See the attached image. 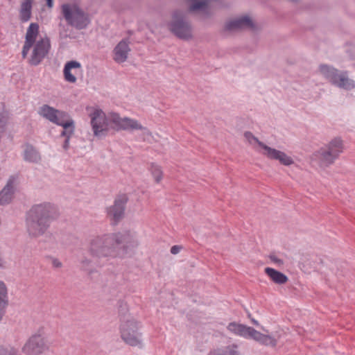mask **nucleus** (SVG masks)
I'll return each mask as SVG.
<instances>
[{"label": "nucleus", "instance_id": "1", "mask_svg": "<svg viewBox=\"0 0 355 355\" xmlns=\"http://www.w3.org/2000/svg\"><path fill=\"white\" fill-rule=\"evenodd\" d=\"M137 245L130 232H119L92 237L89 241L87 251L93 259L98 261L103 258H116L121 250L126 254L130 248Z\"/></svg>", "mask_w": 355, "mask_h": 355}, {"label": "nucleus", "instance_id": "2", "mask_svg": "<svg viewBox=\"0 0 355 355\" xmlns=\"http://www.w3.org/2000/svg\"><path fill=\"white\" fill-rule=\"evenodd\" d=\"M91 126L94 135L98 138L105 137L121 130H146L137 120L128 117L121 118L116 112L107 116L101 110H95L90 114Z\"/></svg>", "mask_w": 355, "mask_h": 355}, {"label": "nucleus", "instance_id": "3", "mask_svg": "<svg viewBox=\"0 0 355 355\" xmlns=\"http://www.w3.org/2000/svg\"><path fill=\"white\" fill-rule=\"evenodd\" d=\"M58 208L51 202L33 205L27 213L26 228L30 236L38 237L43 235L53 220L58 218Z\"/></svg>", "mask_w": 355, "mask_h": 355}, {"label": "nucleus", "instance_id": "4", "mask_svg": "<svg viewBox=\"0 0 355 355\" xmlns=\"http://www.w3.org/2000/svg\"><path fill=\"white\" fill-rule=\"evenodd\" d=\"M141 327V322L132 317L126 320H122L119 324L121 338L128 345L141 348L142 333L139 331Z\"/></svg>", "mask_w": 355, "mask_h": 355}, {"label": "nucleus", "instance_id": "5", "mask_svg": "<svg viewBox=\"0 0 355 355\" xmlns=\"http://www.w3.org/2000/svg\"><path fill=\"white\" fill-rule=\"evenodd\" d=\"M62 12L67 24L77 30L85 29L91 23L89 15L77 5L63 4Z\"/></svg>", "mask_w": 355, "mask_h": 355}, {"label": "nucleus", "instance_id": "6", "mask_svg": "<svg viewBox=\"0 0 355 355\" xmlns=\"http://www.w3.org/2000/svg\"><path fill=\"white\" fill-rule=\"evenodd\" d=\"M318 69L320 73L331 85L347 90L354 88L355 84L352 80L348 78L347 71H340L326 64H320Z\"/></svg>", "mask_w": 355, "mask_h": 355}, {"label": "nucleus", "instance_id": "7", "mask_svg": "<svg viewBox=\"0 0 355 355\" xmlns=\"http://www.w3.org/2000/svg\"><path fill=\"white\" fill-rule=\"evenodd\" d=\"M170 31L177 37L185 40L192 38L191 27L185 21L180 10H176L172 14V20L168 24Z\"/></svg>", "mask_w": 355, "mask_h": 355}, {"label": "nucleus", "instance_id": "8", "mask_svg": "<svg viewBox=\"0 0 355 355\" xmlns=\"http://www.w3.org/2000/svg\"><path fill=\"white\" fill-rule=\"evenodd\" d=\"M244 136L245 138L250 139H253L255 140L258 145L263 148L265 152L263 153V155H265L267 158L272 160H277L279 163L284 166H291L294 164V161L293 158L288 155H287L284 152L277 150L275 148H272L264 143L259 141V139L255 137L251 132L247 131L244 133Z\"/></svg>", "mask_w": 355, "mask_h": 355}, {"label": "nucleus", "instance_id": "9", "mask_svg": "<svg viewBox=\"0 0 355 355\" xmlns=\"http://www.w3.org/2000/svg\"><path fill=\"white\" fill-rule=\"evenodd\" d=\"M129 198L126 193H119L114 198L112 205L107 207V215L112 225H117L124 218L126 205Z\"/></svg>", "mask_w": 355, "mask_h": 355}, {"label": "nucleus", "instance_id": "10", "mask_svg": "<svg viewBox=\"0 0 355 355\" xmlns=\"http://www.w3.org/2000/svg\"><path fill=\"white\" fill-rule=\"evenodd\" d=\"M48 349L44 338L37 333L28 339L21 350L26 355H40Z\"/></svg>", "mask_w": 355, "mask_h": 355}, {"label": "nucleus", "instance_id": "11", "mask_svg": "<svg viewBox=\"0 0 355 355\" xmlns=\"http://www.w3.org/2000/svg\"><path fill=\"white\" fill-rule=\"evenodd\" d=\"M51 49L50 40L49 37L41 38L34 45L33 50L28 63L32 66L39 65L44 58L49 54Z\"/></svg>", "mask_w": 355, "mask_h": 355}, {"label": "nucleus", "instance_id": "12", "mask_svg": "<svg viewBox=\"0 0 355 355\" xmlns=\"http://www.w3.org/2000/svg\"><path fill=\"white\" fill-rule=\"evenodd\" d=\"M38 114L56 125L62 121L64 118L67 116L65 112L57 110L47 104H44L39 108Z\"/></svg>", "mask_w": 355, "mask_h": 355}, {"label": "nucleus", "instance_id": "13", "mask_svg": "<svg viewBox=\"0 0 355 355\" xmlns=\"http://www.w3.org/2000/svg\"><path fill=\"white\" fill-rule=\"evenodd\" d=\"M255 24L250 17L245 15L233 19L225 24V30L228 31L242 30L245 28L254 29Z\"/></svg>", "mask_w": 355, "mask_h": 355}, {"label": "nucleus", "instance_id": "14", "mask_svg": "<svg viewBox=\"0 0 355 355\" xmlns=\"http://www.w3.org/2000/svg\"><path fill=\"white\" fill-rule=\"evenodd\" d=\"M15 178L13 176L10 177L0 191V205H6L12 202L15 194Z\"/></svg>", "mask_w": 355, "mask_h": 355}, {"label": "nucleus", "instance_id": "15", "mask_svg": "<svg viewBox=\"0 0 355 355\" xmlns=\"http://www.w3.org/2000/svg\"><path fill=\"white\" fill-rule=\"evenodd\" d=\"M321 166H329L333 164L338 157L326 146L320 148L313 153Z\"/></svg>", "mask_w": 355, "mask_h": 355}, {"label": "nucleus", "instance_id": "16", "mask_svg": "<svg viewBox=\"0 0 355 355\" xmlns=\"http://www.w3.org/2000/svg\"><path fill=\"white\" fill-rule=\"evenodd\" d=\"M24 160L33 164H39L42 160V156L38 149L33 144L26 142L24 146Z\"/></svg>", "mask_w": 355, "mask_h": 355}, {"label": "nucleus", "instance_id": "17", "mask_svg": "<svg viewBox=\"0 0 355 355\" xmlns=\"http://www.w3.org/2000/svg\"><path fill=\"white\" fill-rule=\"evenodd\" d=\"M129 43L128 39L122 40L114 49V60L116 62L121 63L127 60L128 53L130 51Z\"/></svg>", "mask_w": 355, "mask_h": 355}, {"label": "nucleus", "instance_id": "18", "mask_svg": "<svg viewBox=\"0 0 355 355\" xmlns=\"http://www.w3.org/2000/svg\"><path fill=\"white\" fill-rule=\"evenodd\" d=\"M227 329L232 334L245 338H250L254 330L253 327H248L245 324H239L236 322H230Z\"/></svg>", "mask_w": 355, "mask_h": 355}, {"label": "nucleus", "instance_id": "19", "mask_svg": "<svg viewBox=\"0 0 355 355\" xmlns=\"http://www.w3.org/2000/svg\"><path fill=\"white\" fill-rule=\"evenodd\" d=\"M8 304V288L6 284L0 280V322L6 313Z\"/></svg>", "mask_w": 355, "mask_h": 355}, {"label": "nucleus", "instance_id": "20", "mask_svg": "<svg viewBox=\"0 0 355 355\" xmlns=\"http://www.w3.org/2000/svg\"><path fill=\"white\" fill-rule=\"evenodd\" d=\"M80 63L76 60H71L67 62L63 69V74L64 80L70 83H75L76 82V77L72 74L71 69H79L80 68Z\"/></svg>", "mask_w": 355, "mask_h": 355}, {"label": "nucleus", "instance_id": "21", "mask_svg": "<svg viewBox=\"0 0 355 355\" xmlns=\"http://www.w3.org/2000/svg\"><path fill=\"white\" fill-rule=\"evenodd\" d=\"M250 338L266 346L270 345L272 347H275L277 343V341L275 338L269 335L263 334L255 329H254Z\"/></svg>", "mask_w": 355, "mask_h": 355}, {"label": "nucleus", "instance_id": "22", "mask_svg": "<svg viewBox=\"0 0 355 355\" xmlns=\"http://www.w3.org/2000/svg\"><path fill=\"white\" fill-rule=\"evenodd\" d=\"M265 273L277 284H284L288 281V278L285 274L272 268H266Z\"/></svg>", "mask_w": 355, "mask_h": 355}, {"label": "nucleus", "instance_id": "23", "mask_svg": "<svg viewBox=\"0 0 355 355\" xmlns=\"http://www.w3.org/2000/svg\"><path fill=\"white\" fill-rule=\"evenodd\" d=\"M33 0H24L19 10V19L23 23L29 21L32 15V4Z\"/></svg>", "mask_w": 355, "mask_h": 355}, {"label": "nucleus", "instance_id": "24", "mask_svg": "<svg viewBox=\"0 0 355 355\" xmlns=\"http://www.w3.org/2000/svg\"><path fill=\"white\" fill-rule=\"evenodd\" d=\"M325 146L338 157L344 150L343 141L340 137L332 139Z\"/></svg>", "mask_w": 355, "mask_h": 355}, {"label": "nucleus", "instance_id": "25", "mask_svg": "<svg viewBox=\"0 0 355 355\" xmlns=\"http://www.w3.org/2000/svg\"><path fill=\"white\" fill-rule=\"evenodd\" d=\"M57 125H60L63 128V130L60 132V137H63L65 139H71L75 130L74 122L72 119L67 121L63 120Z\"/></svg>", "mask_w": 355, "mask_h": 355}, {"label": "nucleus", "instance_id": "26", "mask_svg": "<svg viewBox=\"0 0 355 355\" xmlns=\"http://www.w3.org/2000/svg\"><path fill=\"white\" fill-rule=\"evenodd\" d=\"M129 312V307L124 300H119L118 302V314L120 322L122 320H126L125 318L126 314Z\"/></svg>", "mask_w": 355, "mask_h": 355}, {"label": "nucleus", "instance_id": "27", "mask_svg": "<svg viewBox=\"0 0 355 355\" xmlns=\"http://www.w3.org/2000/svg\"><path fill=\"white\" fill-rule=\"evenodd\" d=\"M39 28L40 26L37 23H31L27 28L25 37L36 40L39 34Z\"/></svg>", "mask_w": 355, "mask_h": 355}, {"label": "nucleus", "instance_id": "28", "mask_svg": "<svg viewBox=\"0 0 355 355\" xmlns=\"http://www.w3.org/2000/svg\"><path fill=\"white\" fill-rule=\"evenodd\" d=\"M150 170L156 183H159L163 177V172L161 167L155 163H151Z\"/></svg>", "mask_w": 355, "mask_h": 355}, {"label": "nucleus", "instance_id": "29", "mask_svg": "<svg viewBox=\"0 0 355 355\" xmlns=\"http://www.w3.org/2000/svg\"><path fill=\"white\" fill-rule=\"evenodd\" d=\"M0 355H19L18 353V350L14 347H10L9 348L6 347L5 346L0 345Z\"/></svg>", "mask_w": 355, "mask_h": 355}, {"label": "nucleus", "instance_id": "30", "mask_svg": "<svg viewBox=\"0 0 355 355\" xmlns=\"http://www.w3.org/2000/svg\"><path fill=\"white\" fill-rule=\"evenodd\" d=\"M36 40L25 37V42L23 46L24 48L30 50V49L36 43Z\"/></svg>", "mask_w": 355, "mask_h": 355}, {"label": "nucleus", "instance_id": "31", "mask_svg": "<svg viewBox=\"0 0 355 355\" xmlns=\"http://www.w3.org/2000/svg\"><path fill=\"white\" fill-rule=\"evenodd\" d=\"M238 345L236 344H232V345H229L227 347V352L230 355H239V352L236 350Z\"/></svg>", "mask_w": 355, "mask_h": 355}, {"label": "nucleus", "instance_id": "32", "mask_svg": "<svg viewBox=\"0 0 355 355\" xmlns=\"http://www.w3.org/2000/svg\"><path fill=\"white\" fill-rule=\"evenodd\" d=\"M269 259H270L271 261L277 263L278 266H282L284 263L283 260L279 259V258H278L275 254H270L269 255Z\"/></svg>", "mask_w": 355, "mask_h": 355}, {"label": "nucleus", "instance_id": "33", "mask_svg": "<svg viewBox=\"0 0 355 355\" xmlns=\"http://www.w3.org/2000/svg\"><path fill=\"white\" fill-rule=\"evenodd\" d=\"M182 248V247L181 245H173L171 247L170 252L173 254H176L179 253Z\"/></svg>", "mask_w": 355, "mask_h": 355}, {"label": "nucleus", "instance_id": "34", "mask_svg": "<svg viewBox=\"0 0 355 355\" xmlns=\"http://www.w3.org/2000/svg\"><path fill=\"white\" fill-rule=\"evenodd\" d=\"M52 264L54 268H60L62 266V263L57 259H53Z\"/></svg>", "mask_w": 355, "mask_h": 355}, {"label": "nucleus", "instance_id": "35", "mask_svg": "<svg viewBox=\"0 0 355 355\" xmlns=\"http://www.w3.org/2000/svg\"><path fill=\"white\" fill-rule=\"evenodd\" d=\"M69 140L70 139H65L62 145L63 148L67 150L69 148Z\"/></svg>", "mask_w": 355, "mask_h": 355}, {"label": "nucleus", "instance_id": "36", "mask_svg": "<svg viewBox=\"0 0 355 355\" xmlns=\"http://www.w3.org/2000/svg\"><path fill=\"white\" fill-rule=\"evenodd\" d=\"M29 50L25 48H22L21 55L23 58H26Z\"/></svg>", "mask_w": 355, "mask_h": 355}, {"label": "nucleus", "instance_id": "37", "mask_svg": "<svg viewBox=\"0 0 355 355\" xmlns=\"http://www.w3.org/2000/svg\"><path fill=\"white\" fill-rule=\"evenodd\" d=\"M82 264L85 266H88L91 263V260L88 259H83L82 261H81Z\"/></svg>", "mask_w": 355, "mask_h": 355}, {"label": "nucleus", "instance_id": "38", "mask_svg": "<svg viewBox=\"0 0 355 355\" xmlns=\"http://www.w3.org/2000/svg\"><path fill=\"white\" fill-rule=\"evenodd\" d=\"M208 355H223L222 354L219 353L218 351L216 350H213V351H211Z\"/></svg>", "mask_w": 355, "mask_h": 355}, {"label": "nucleus", "instance_id": "39", "mask_svg": "<svg viewBox=\"0 0 355 355\" xmlns=\"http://www.w3.org/2000/svg\"><path fill=\"white\" fill-rule=\"evenodd\" d=\"M46 4L49 7H51L53 6V0H46Z\"/></svg>", "mask_w": 355, "mask_h": 355}, {"label": "nucleus", "instance_id": "40", "mask_svg": "<svg viewBox=\"0 0 355 355\" xmlns=\"http://www.w3.org/2000/svg\"><path fill=\"white\" fill-rule=\"evenodd\" d=\"M252 323H253L254 324H255V325H258V324H258V322H257V320H255L254 319H252Z\"/></svg>", "mask_w": 355, "mask_h": 355}, {"label": "nucleus", "instance_id": "41", "mask_svg": "<svg viewBox=\"0 0 355 355\" xmlns=\"http://www.w3.org/2000/svg\"><path fill=\"white\" fill-rule=\"evenodd\" d=\"M60 37L62 39V38H66L67 37V35H62V33H60Z\"/></svg>", "mask_w": 355, "mask_h": 355}]
</instances>
